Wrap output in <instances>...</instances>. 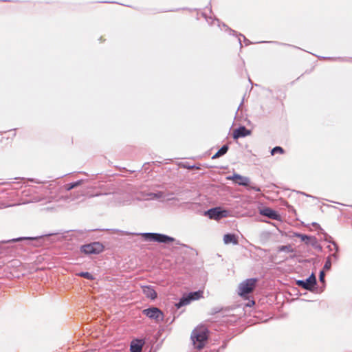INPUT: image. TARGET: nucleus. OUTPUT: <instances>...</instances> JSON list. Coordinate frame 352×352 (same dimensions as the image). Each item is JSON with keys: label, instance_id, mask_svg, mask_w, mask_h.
Segmentation results:
<instances>
[{"label": "nucleus", "instance_id": "f257e3e1", "mask_svg": "<svg viewBox=\"0 0 352 352\" xmlns=\"http://www.w3.org/2000/svg\"><path fill=\"white\" fill-rule=\"evenodd\" d=\"M208 331L204 326H198L191 333V339L195 346L198 349H201L208 340Z\"/></svg>", "mask_w": 352, "mask_h": 352}, {"label": "nucleus", "instance_id": "f03ea898", "mask_svg": "<svg viewBox=\"0 0 352 352\" xmlns=\"http://www.w3.org/2000/svg\"><path fill=\"white\" fill-rule=\"evenodd\" d=\"M258 280L256 278H248L240 283L238 287V294L246 298V296L252 293L256 287Z\"/></svg>", "mask_w": 352, "mask_h": 352}, {"label": "nucleus", "instance_id": "7ed1b4c3", "mask_svg": "<svg viewBox=\"0 0 352 352\" xmlns=\"http://www.w3.org/2000/svg\"><path fill=\"white\" fill-rule=\"evenodd\" d=\"M205 214L207 215L210 219L219 221L222 218L229 217L230 212L227 210L223 209L221 207H216L205 212Z\"/></svg>", "mask_w": 352, "mask_h": 352}, {"label": "nucleus", "instance_id": "20e7f679", "mask_svg": "<svg viewBox=\"0 0 352 352\" xmlns=\"http://www.w3.org/2000/svg\"><path fill=\"white\" fill-rule=\"evenodd\" d=\"M104 250V246L99 242H94L84 245L81 247V252L85 254H98Z\"/></svg>", "mask_w": 352, "mask_h": 352}, {"label": "nucleus", "instance_id": "39448f33", "mask_svg": "<svg viewBox=\"0 0 352 352\" xmlns=\"http://www.w3.org/2000/svg\"><path fill=\"white\" fill-rule=\"evenodd\" d=\"M145 240L149 241H157L160 243L173 242L174 239L166 235L156 233H144L142 234Z\"/></svg>", "mask_w": 352, "mask_h": 352}, {"label": "nucleus", "instance_id": "423d86ee", "mask_svg": "<svg viewBox=\"0 0 352 352\" xmlns=\"http://www.w3.org/2000/svg\"><path fill=\"white\" fill-rule=\"evenodd\" d=\"M144 315L151 319L155 320L156 322L162 321L164 320L163 312L157 307H151L145 309L142 311Z\"/></svg>", "mask_w": 352, "mask_h": 352}, {"label": "nucleus", "instance_id": "0eeeda50", "mask_svg": "<svg viewBox=\"0 0 352 352\" xmlns=\"http://www.w3.org/2000/svg\"><path fill=\"white\" fill-rule=\"evenodd\" d=\"M227 179L232 180L233 182L240 186H249L250 183V179L248 177L236 173L233 174L232 176L228 177Z\"/></svg>", "mask_w": 352, "mask_h": 352}, {"label": "nucleus", "instance_id": "6e6552de", "mask_svg": "<svg viewBox=\"0 0 352 352\" xmlns=\"http://www.w3.org/2000/svg\"><path fill=\"white\" fill-rule=\"evenodd\" d=\"M260 214L273 220L280 221L281 219L280 215L276 210L269 207L260 210Z\"/></svg>", "mask_w": 352, "mask_h": 352}, {"label": "nucleus", "instance_id": "1a4fd4ad", "mask_svg": "<svg viewBox=\"0 0 352 352\" xmlns=\"http://www.w3.org/2000/svg\"><path fill=\"white\" fill-rule=\"evenodd\" d=\"M296 283L304 289H311L316 284V276L312 274L305 280H298Z\"/></svg>", "mask_w": 352, "mask_h": 352}, {"label": "nucleus", "instance_id": "9d476101", "mask_svg": "<svg viewBox=\"0 0 352 352\" xmlns=\"http://www.w3.org/2000/svg\"><path fill=\"white\" fill-rule=\"evenodd\" d=\"M252 131L245 126H240L238 129H235L232 131V137L234 139L236 140L240 138H244L248 135H250Z\"/></svg>", "mask_w": 352, "mask_h": 352}, {"label": "nucleus", "instance_id": "9b49d317", "mask_svg": "<svg viewBox=\"0 0 352 352\" xmlns=\"http://www.w3.org/2000/svg\"><path fill=\"white\" fill-rule=\"evenodd\" d=\"M144 344L143 340L135 339L131 341L130 344L131 352H142V347Z\"/></svg>", "mask_w": 352, "mask_h": 352}, {"label": "nucleus", "instance_id": "f8f14e48", "mask_svg": "<svg viewBox=\"0 0 352 352\" xmlns=\"http://www.w3.org/2000/svg\"><path fill=\"white\" fill-rule=\"evenodd\" d=\"M142 292L147 298L152 300H155L157 298V293L151 286L142 287Z\"/></svg>", "mask_w": 352, "mask_h": 352}, {"label": "nucleus", "instance_id": "ddd939ff", "mask_svg": "<svg viewBox=\"0 0 352 352\" xmlns=\"http://www.w3.org/2000/svg\"><path fill=\"white\" fill-rule=\"evenodd\" d=\"M203 291L199 290L197 292H190L188 294H186V296L191 302L193 300H197L203 298Z\"/></svg>", "mask_w": 352, "mask_h": 352}, {"label": "nucleus", "instance_id": "4468645a", "mask_svg": "<svg viewBox=\"0 0 352 352\" xmlns=\"http://www.w3.org/2000/svg\"><path fill=\"white\" fill-rule=\"evenodd\" d=\"M223 242L226 244L233 243L234 245L238 244V239L236 235L232 234H226L223 236Z\"/></svg>", "mask_w": 352, "mask_h": 352}, {"label": "nucleus", "instance_id": "2eb2a0df", "mask_svg": "<svg viewBox=\"0 0 352 352\" xmlns=\"http://www.w3.org/2000/svg\"><path fill=\"white\" fill-rule=\"evenodd\" d=\"M190 303V301L187 298L186 295H184L183 297L180 299L179 302L175 304V306L177 309L181 308L183 306L188 305Z\"/></svg>", "mask_w": 352, "mask_h": 352}, {"label": "nucleus", "instance_id": "dca6fc26", "mask_svg": "<svg viewBox=\"0 0 352 352\" xmlns=\"http://www.w3.org/2000/svg\"><path fill=\"white\" fill-rule=\"evenodd\" d=\"M228 150V146L227 145L223 146L212 157V159H216L221 155H223L227 153Z\"/></svg>", "mask_w": 352, "mask_h": 352}, {"label": "nucleus", "instance_id": "f3484780", "mask_svg": "<svg viewBox=\"0 0 352 352\" xmlns=\"http://www.w3.org/2000/svg\"><path fill=\"white\" fill-rule=\"evenodd\" d=\"M82 183V180H79L78 182H76L74 183H71V184H68L65 186V188L67 190H72V188H76L78 186H80L81 184Z\"/></svg>", "mask_w": 352, "mask_h": 352}, {"label": "nucleus", "instance_id": "a211bd4d", "mask_svg": "<svg viewBox=\"0 0 352 352\" xmlns=\"http://www.w3.org/2000/svg\"><path fill=\"white\" fill-rule=\"evenodd\" d=\"M78 276L80 277H83L85 278L89 279V280H94V276L89 272H80L77 274Z\"/></svg>", "mask_w": 352, "mask_h": 352}, {"label": "nucleus", "instance_id": "6ab92c4d", "mask_svg": "<svg viewBox=\"0 0 352 352\" xmlns=\"http://www.w3.org/2000/svg\"><path fill=\"white\" fill-rule=\"evenodd\" d=\"M276 153H280V154H283L284 153V150L282 147L280 146H276L274 147L272 151H271V154L272 155H274V154Z\"/></svg>", "mask_w": 352, "mask_h": 352}, {"label": "nucleus", "instance_id": "aec40b11", "mask_svg": "<svg viewBox=\"0 0 352 352\" xmlns=\"http://www.w3.org/2000/svg\"><path fill=\"white\" fill-rule=\"evenodd\" d=\"M331 263L329 258H328L324 264V269L329 270L331 268Z\"/></svg>", "mask_w": 352, "mask_h": 352}, {"label": "nucleus", "instance_id": "412c9836", "mask_svg": "<svg viewBox=\"0 0 352 352\" xmlns=\"http://www.w3.org/2000/svg\"><path fill=\"white\" fill-rule=\"evenodd\" d=\"M251 189H253L255 191H257V192H260L261 191V188L259 187H256V186H248Z\"/></svg>", "mask_w": 352, "mask_h": 352}, {"label": "nucleus", "instance_id": "4be33fe9", "mask_svg": "<svg viewBox=\"0 0 352 352\" xmlns=\"http://www.w3.org/2000/svg\"><path fill=\"white\" fill-rule=\"evenodd\" d=\"M324 272H321L320 274V281H324Z\"/></svg>", "mask_w": 352, "mask_h": 352}, {"label": "nucleus", "instance_id": "5701e85b", "mask_svg": "<svg viewBox=\"0 0 352 352\" xmlns=\"http://www.w3.org/2000/svg\"><path fill=\"white\" fill-rule=\"evenodd\" d=\"M153 197H155V198H159V197H161V195H158L157 194H153L151 195Z\"/></svg>", "mask_w": 352, "mask_h": 352}, {"label": "nucleus", "instance_id": "b1692460", "mask_svg": "<svg viewBox=\"0 0 352 352\" xmlns=\"http://www.w3.org/2000/svg\"><path fill=\"white\" fill-rule=\"evenodd\" d=\"M252 305H254V301H251L249 302L248 306H251Z\"/></svg>", "mask_w": 352, "mask_h": 352}, {"label": "nucleus", "instance_id": "393cba45", "mask_svg": "<svg viewBox=\"0 0 352 352\" xmlns=\"http://www.w3.org/2000/svg\"><path fill=\"white\" fill-rule=\"evenodd\" d=\"M285 246L282 247L281 250H285Z\"/></svg>", "mask_w": 352, "mask_h": 352}, {"label": "nucleus", "instance_id": "a878e982", "mask_svg": "<svg viewBox=\"0 0 352 352\" xmlns=\"http://www.w3.org/2000/svg\"><path fill=\"white\" fill-rule=\"evenodd\" d=\"M20 239H16L15 241H19Z\"/></svg>", "mask_w": 352, "mask_h": 352}]
</instances>
